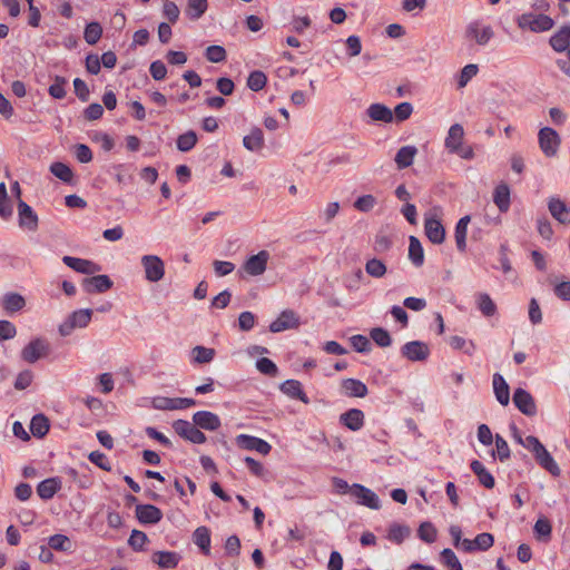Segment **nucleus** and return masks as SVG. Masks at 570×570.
Here are the masks:
<instances>
[{
    "instance_id": "1",
    "label": "nucleus",
    "mask_w": 570,
    "mask_h": 570,
    "mask_svg": "<svg viewBox=\"0 0 570 570\" xmlns=\"http://www.w3.org/2000/svg\"><path fill=\"white\" fill-rule=\"evenodd\" d=\"M538 140L541 151L547 157H554L561 145L559 134L551 127H543L539 130Z\"/></svg>"
},
{
    "instance_id": "2",
    "label": "nucleus",
    "mask_w": 570,
    "mask_h": 570,
    "mask_svg": "<svg viewBox=\"0 0 570 570\" xmlns=\"http://www.w3.org/2000/svg\"><path fill=\"white\" fill-rule=\"evenodd\" d=\"M140 262L148 282L157 283L164 278L165 264L159 256L144 255Z\"/></svg>"
},
{
    "instance_id": "3",
    "label": "nucleus",
    "mask_w": 570,
    "mask_h": 570,
    "mask_svg": "<svg viewBox=\"0 0 570 570\" xmlns=\"http://www.w3.org/2000/svg\"><path fill=\"white\" fill-rule=\"evenodd\" d=\"M173 429L179 436L195 444H203L207 440L206 435L194 422L177 420L173 423Z\"/></svg>"
},
{
    "instance_id": "4",
    "label": "nucleus",
    "mask_w": 570,
    "mask_h": 570,
    "mask_svg": "<svg viewBox=\"0 0 570 570\" xmlns=\"http://www.w3.org/2000/svg\"><path fill=\"white\" fill-rule=\"evenodd\" d=\"M49 351V344L46 340L36 338L26 345L21 352V357L28 363H35L46 356Z\"/></svg>"
},
{
    "instance_id": "5",
    "label": "nucleus",
    "mask_w": 570,
    "mask_h": 570,
    "mask_svg": "<svg viewBox=\"0 0 570 570\" xmlns=\"http://www.w3.org/2000/svg\"><path fill=\"white\" fill-rule=\"evenodd\" d=\"M235 442L240 449L248 450V451H256L263 455H267L272 450V446L269 443H267L266 441H264L259 438L252 436L248 434L237 435L235 439Z\"/></svg>"
},
{
    "instance_id": "6",
    "label": "nucleus",
    "mask_w": 570,
    "mask_h": 570,
    "mask_svg": "<svg viewBox=\"0 0 570 570\" xmlns=\"http://www.w3.org/2000/svg\"><path fill=\"white\" fill-rule=\"evenodd\" d=\"M351 494L356 499L358 504L373 510H377L380 508L379 497L368 488L355 483L351 487Z\"/></svg>"
},
{
    "instance_id": "7",
    "label": "nucleus",
    "mask_w": 570,
    "mask_h": 570,
    "mask_svg": "<svg viewBox=\"0 0 570 570\" xmlns=\"http://www.w3.org/2000/svg\"><path fill=\"white\" fill-rule=\"evenodd\" d=\"M269 259V253L267 250H261L256 255L248 257L243 264V269L250 276L262 275L267 268V262Z\"/></svg>"
},
{
    "instance_id": "8",
    "label": "nucleus",
    "mask_w": 570,
    "mask_h": 570,
    "mask_svg": "<svg viewBox=\"0 0 570 570\" xmlns=\"http://www.w3.org/2000/svg\"><path fill=\"white\" fill-rule=\"evenodd\" d=\"M513 403L524 415L533 416L537 413L534 399L528 391L521 387L514 391Z\"/></svg>"
},
{
    "instance_id": "9",
    "label": "nucleus",
    "mask_w": 570,
    "mask_h": 570,
    "mask_svg": "<svg viewBox=\"0 0 570 570\" xmlns=\"http://www.w3.org/2000/svg\"><path fill=\"white\" fill-rule=\"evenodd\" d=\"M402 355L412 362L425 361L430 355V348L424 342L412 341L402 347Z\"/></svg>"
},
{
    "instance_id": "10",
    "label": "nucleus",
    "mask_w": 570,
    "mask_h": 570,
    "mask_svg": "<svg viewBox=\"0 0 570 570\" xmlns=\"http://www.w3.org/2000/svg\"><path fill=\"white\" fill-rule=\"evenodd\" d=\"M298 325L299 321L296 313L292 309H286L283 311L281 315L271 323L269 331L273 333H278L286 330L296 328Z\"/></svg>"
},
{
    "instance_id": "11",
    "label": "nucleus",
    "mask_w": 570,
    "mask_h": 570,
    "mask_svg": "<svg viewBox=\"0 0 570 570\" xmlns=\"http://www.w3.org/2000/svg\"><path fill=\"white\" fill-rule=\"evenodd\" d=\"M19 226L35 232L38 228V216L33 209L22 199L18 202Z\"/></svg>"
},
{
    "instance_id": "12",
    "label": "nucleus",
    "mask_w": 570,
    "mask_h": 570,
    "mask_svg": "<svg viewBox=\"0 0 570 570\" xmlns=\"http://www.w3.org/2000/svg\"><path fill=\"white\" fill-rule=\"evenodd\" d=\"M62 262L73 271L86 275H94L101 269L98 264L83 258L63 256Z\"/></svg>"
},
{
    "instance_id": "13",
    "label": "nucleus",
    "mask_w": 570,
    "mask_h": 570,
    "mask_svg": "<svg viewBox=\"0 0 570 570\" xmlns=\"http://www.w3.org/2000/svg\"><path fill=\"white\" fill-rule=\"evenodd\" d=\"M548 209L551 216L560 224H570V207L559 197L549 198Z\"/></svg>"
},
{
    "instance_id": "14",
    "label": "nucleus",
    "mask_w": 570,
    "mask_h": 570,
    "mask_svg": "<svg viewBox=\"0 0 570 570\" xmlns=\"http://www.w3.org/2000/svg\"><path fill=\"white\" fill-rule=\"evenodd\" d=\"M136 517L141 523L155 524L161 520L163 512L153 504H138L136 507Z\"/></svg>"
},
{
    "instance_id": "15",
    "label": "nucleus",
    "mask_w": 570,
    "mask_h": 570,
    "mask_svg": "<svg viewBox=\"0 0 570 570\" xmlns=\"http://www.w3.org/2000/svg\"><path fill=\"white\" fill-rule=\"evenodd\" d=\"M82 286L87 293H105L111 288L112 282L107 275H95L85 278Z\"/></svg>"
},
{
    "instance_id": "16",
    "label": "nucleus",
    "mask_w": 570,
    "mask_h": 570,
    "mask_svg": "<svg viewBox=\"0 0 570 570\" xmlns=\"http://www.w3.org/2000/svg\"><path fill=\"white\" fill-rule=\"evenodd\" d=\"M194 423L207 431H216L220 426V419L217 414L209 411H198L193 415Z\"/></svg>"
},
{
    "instance_id": "17",
    "label": "nucleus",
    "mask_w": 570,
    "mask_h": 570,
    "mask_svg": "<svg viewBox=\"0 0 570 570\" xmlns=\"http://www.w3.org/2000/svg\"><path fill=\"white\" fill-rule=\"evenodd\" d=\"M521 24L529 27L531 31L542 32L553 27V20L546 14L524 16Z\"/></svg>"
},
{
    "instance_id": "18",
    "label": "nucleus",
    "mask_w": 570,
    "mask_h": 570,
    "mask_svg": "<svg viewBox=\"0 0 570 570\" xmlns=\"http://www.w3.org/2000/svg\"><path fill=\"white\" fill-rule=\"evenodd\" d=\"M465 37L474 39L478 45L484 46L493 37V30L491 27L480 28L479 23L473 22L466 27Z\"/></svg>"
},
{
    "instance_id": "19",
    "label": "nucleus",
    "mask_w": 570,
    "mask_h": 570,
    "mask_svg": "<svg viewBox=\"0 0 570 570\" xmlns=\"http://www.w3.org/2000/svg\"><path fill=\"white\" fill-rule=\"evenodd\" d=\"M425 235L433 244H442L445 239V229L441 222L435 218L425 219Z\"/></svg>"
},
{
    "instance_id": "20",
    "label": "nucleus",
    "mask_w": 570,
    "mask_h": 570,
    "mask_svg": "<svg viewBox=\"0 0 570 570\" xmlns=\"http://www.w3.org/2000/svg\"><path fill=\"white\" fill-rule=\"evenodd\" d=\"M341 389L344 395L348 397H364L367 395V386L355 379H345L341 383Z\"/></svg>"
},
{
    "instance_id": "21",
    "label": "nucleus",
    "mask_w": 570,
    "mask_h": 570,
    "mask_svg": "<svg viewBox=\"0 0 570 570\" xmlns=\"http://www.w3.org/2000/svg\"><path fill=\"white\" fill-rule=\"evenodd\" d=\"M464 137V129L460 124L450 127L445 138V147L450 153H459Z\"/></svg>"
},
{
    "instance_id": "22",
    "label": "nucleus",
    "mask_w": 570,
    "mask_h": 570,
    "mask_svg": "<svg viewBox=\"0 0 570 570\" xmlns=\"http://www.w3.org/2000/svg\"><path fill=\"white\" fill-rule=\"evenodd\" d=\"M340 421L351 431H358L364 425V414L358 409H351L341 414Z\"/></svg>"
},
{
    "instance_id": "23",
    "label": "nucleus",
    "mask_w": 570,
    "mask_h": 570,
    "mask_svg": "<svg viewBox=\"0 0 570 570\" xmlns=\"http://www.w3.org/2000/svg\"><path fill=\"white\" fill-rule=\"evenodd\" d=\"M550 45L553 50L562 52L569 51L570 48V26H562L557 32L550 38Z\"/></svg>"
},
{
    "instance_id": "24",
    "label": "nucleus",
    "mask_w": 570,
    "mask_h": 570,
    "mask_svg": "<svg viewBox=\"0 0 570 570\" xmlns=\"http://www.w3.org/2000/svg\"><path fill=\"white\" fill-rule=\"evenodd\" d=\"M281 391L291 399L301 400L303 403L308 404L309 399L302 389L301 382L296 380H287L279 386Z\"/></svg>"
},
{
    "instance_id": "25",
    "label": "nucleus",
    "mask_w": 570,
    "mask_h": 570,
    "mask_svg": "<svg viewBox=\"0 0 570 570\" xmlns=\"http://www.w3.org/2000/svg\"><path fill=\"white\" fill-rule=\"evenodd\" d=\"M151 560L163 569H174L179 563L180 556L174 551H157Z\"/></svg>"
},
{
    "instance_id": "26",
    "label": "nucleus",
    "mask_w": 570,
    "mask_h": 570,
    "mask_svg": "<svg viewBox=\"0 0 570 570\" xmlns=\"http://www.w3.org/2000/svg\"><path fill=\"white\" fill-rule=\"evenodd\" d=\"M493 390L498 402L501 405H508L510 401L509 385L503 379V376L499 373H495L493 375Z\"/></svg>"
},
{
    "instance_id": "27",
    "label": "nucleus",
    "mask_w": 570,
    "mask_h": 570,
    "mask_svg": "<svg viewBox=\"0 0 570 570\" xmlns=\"http://www.w3.org/2000/svg\"><path fill=\"white\" fill-rule=\"evenodd\" d=\"M493 202L501 213H507L510 208V188L507 184H499L493 194Z\"/></svg>"
},
{
    "instance_id": "28",
    "label": "nucleus",
    "mask_w": 570,
    "mask_h": 570,
    "mask_svg": "<svg viewBox=\"0 0 570 570\" xmlns=\"http://www.w3.org/2000/svg\"><path fill=\"white\" fill-rule=\"evenodd\" d=\"M366 114L374 121L391 122L393 120L392 110L382 104H372L366 109Z\"/></svg>"
},
{
    "instance_id": "29",
    "label": "nucleus",
    "mask_w": 570,
    "mask_h": 570,
    "mask_svg": "<svg viewBox=\"0 0 570 570\" xmlns=\"http://www.w3.org/2000/svg\"><path fill=\"white\" fill-rule=\"evenodd\" d=\"M417 154V149L414 146H404L399 149L395 155V164L399 169H404L413 164V160Z\"/></svg>"
},
{
    "instance_id": "30",
    "label": "nucleus",
    "mask_w": 570,
    "mask_h": 570,
    "mask_svg": "<svg viewBox=\"0 0 570 570\" xmlns=\"http://www.w3.org/2000/svg\"><path fill=\"white\" fill-rule=\"evenodd\" d=\"M61 482L57 478H50L41 481L37 487L38 495L43 500L51 499L60 489Z\"/></svg>"
},
{
    "instance_id": "31",
    "label": "nucleus",
    "mask_w": 570,
    "mask_h": 570,
    "mask_svg": "<svg viewBox=\"0 0 570 570\" xmlns=\"http://www.w3.org/2000/svg\"><path fill=\"white\" fill-rule=\"evenodd\" d=\"M193 541L204 554L208 556L210 553V532L208 528L198 527L193 533Z\"/></svg>"
},
{
    "instance_id": "32",
    "label": "nucleus",
    "mask_w": 570,
    "mask_h": 570,
    "mask_svg": "<svg viewBox=\"0 0 570 570\" xmlns=\"http://www.w3.org/2000/svg\"><path fill=\"white\" fill-rule=\"evenodd\" d=\"M244 147L249 151L261 150L264 146V134L259 128H253L248 135L243 138Z\"/></svg>"
},
{
    "instance_id": "33",
    "label": "nucleus",
    "mask_w": 570,
    "mask_h": 570,
    "mask_svg": "<svg viewBox=\"0 0 570 570\" xmlns=\"http://www.w3.org/2000/svg\"><path fill=\"white\" fill-rule=\"evenodd\" d=\"M470 220L471 217L469 215L463 216L462 218H460L455 226L454 237L456 247L460 252H464L466 247V233Z\"/></svg>"
},
{
    "instance_id": "34",
    "label": "nucleus",
    "mask_w": 570,
    "mask_h": 570,
    "mask_svg": "<svg viewBox=\"0 0 570 570\" xmlns=\"http://www.w3.org/2000/svg\"><path fill=\"white\" fill-rule=\"evenodd\" d=\"M471 470L475 473L478 476L479 482L485 487L487 489H492L494 487V478L492 474L484 468V465L478 461L474 460L471 462Z\"/></svg>"
},
{
    "instance_id": "35",
    "label": "nucleus",
    "mask_w": 570,
    "mask_h": 570,
    "mask_svg": "<svg viewBox=\"0 0 570 570\" xmlns=\"http://www.w3.org/2000/svg\"><path fill=\"white\" fill-rule=\"evenodd\" d=\"M207 7V0H188L185 13L189 19L198 20L206 12Z\"/></svg>"
},
{
    "instance_id": "36",
    "label": "nucleus",
    "mask_w": 570,
    "mask_h": 570,
    "mask_svg": "<svg viewBox=\"0 0 570 570\" xmlns=\"http://www.w3.org/2000/svg\"><path fill=\"white\" fill-rule=\"evenodd\" d=\"M409 258L417 267L424 262L423 247L415 236H410Z\"/></svg>"
},
{
    "instance_id": "37",
    "label": "nucleus",
    "mask_w": 570,
    "mask_h": 570,
    "mask_svg": "<svg viewBox=\"0 0 570 570\" xmlns=\"http://www.w3.org/2000/svg\"><path fill=\"white\" fill-rule=\"evenodd\" d=\"M26 305L24 298L18 293H8L3 296L2 306L8 312H18Z\"/></svg>"
},
{
    "instance_id": "38",
    "label": "nucleus",
    "mask_w": 570,
    "mask_h": 570,
    "mask_svg": "<svg viewBox=\"0 0 570 570\" xmlns=\"http://www.w3.org/2000/svg\"><path fill=\"white\" fill-rule=\"evenodd\" d=\"M49 421L43 414H37L30 423V431L36 438H43L49 431Z\"/></svg>"
},
{
    "instance_id": "39",
    "label": "nucleus",
    "mask_w": 570,
    "mask_h": 570,
    "mask_svg": "<svg viewBox=\"0 0 570 570\" xmlns=\"http://www.w3.org/2000/svg\"><path fill=\"white\" fill-rule=\"evenodd\" d=\"M411 533L406 525L394 523L390 527L387 539L396 544H401Z\"/></svg>"
},
{
    "instance_id": "40",
    "label": "nucleus",
    "mask_w": 570,
    "mask_h": 570,
    "mask_svg": "<svg viewBox=\"0 0 570 570\" xmlns=\"http://www.w3.org/2000/svg\"><path fill=\"white\" fill-rule=\"evenodd\" d=\"M101 36L102 27L99 22L92 21L86 26L83 31V39L88 45H96L100 40Z\"/></svg>"
},
{
    "instance_id": "41",
    "label": "nucleus",
    "mask_w": 570,
    "mask_h": 570,
    "mask_svg": "<svg viewBox=\"0 0 570 570\" xmlns=\"http://www.w3.org/2000/svg\"><path fill=\"white\" fill-rule=\"evenodd\" d=\"M50 171L53 176L61 179L65 183H71L73 179V173L71 168L60 161L52 163L50 165Z\"/></svg>"
},
{
    "instance_id": "42",
    "label": "nucleus",
    "mask_w": 570,
    "mask_h": 570,
    "mask_svg": "<svg viewBox=\"0 0 570 570\" xmlns=\"http://www.w3.org/2000/svg\"><path fill=\"white\" fill-rule=\"evenodd\" d=\"M365 272L374 278H382L386 274L387 268L381 259L371 258L365 264Z\"/></svg>"
},
{
    "instance_id": "43",
    "label": "nucleus",
    "mask_w": 570,
    "mask_h": 570,
    "mask_svg": "<svg viewBox=\"0 0 570 570\" xmlns=\"http://www.w3.org/2000/svg\"><path fill=\"white\" fill-rule=\"evenodd\" d=\"M91 316H92V309L83 308V309L75 311L69 316V318L76 328H82V327H86L90 323Z\"/></svg>"
},
{
    "instance_id": "44",
    "label": "nucleus",
    "mask_w": 570,
    "mask_h": 570,
    "mask_svg": "<svg viewBox=\"0 0 570 570\" xmlns=\"http://www.w3.org/2000/svg\"><path fill=\"white\" fill-rule=\"evenodd\" d=\"M534 534L538 540L548 541L551 537L552 527L548 519H538L533 527Z\"/></svg>"
},
{
    "instance_id": "45",
    "label": "nucleus",
    "mask_w": 570,
    "mask_h": 570,
    "mask_svg": "<svg viewBox=\"0 0 570 570\" xmlns=\"http://www.w3.org/2000/svg\"><path fill=\"white\" fill-rule=\"evenodd\" d=\"M50 549L57 551H70L72 548L71 540L65 534H53L48 539Z\"/></svg>"
},
{
    "instance_id": "46",
    "label": "nucleus",
    "mask_w": 570,
    "mask_h": 570,
    "mask_svg": "<svg viewBox=\"0 0 570 570\" xmlns=\"http://www.w3.org/2000/svg\"><path fill=\"white\" fill-rule=\"evenodd\" d=\"M538 464H540L544 470L551 473L553 476L560 475V468L551 456V454L544 450L543 454H541L537 459Z\"/></svg>"
},
{
    "instance_id": "47",
    "label": "nucleus",
    "mask_w": 570,
    "mask_h": 570,
    "mask_svg": "<svg viewBox=\"0 0 570 570\" xmlns=\"http://www.w3.org/2000/svg\"><path fill=\"white\" fill-rule=\"evenodd\" d=\"M197 142V135L194 130H188L181 134L177 138V148L180 151H189Z\"/></svg>"
},
{
    "instance_id": "48",
    "label": "nucleus",
    "mask_w": 570,
    "mask_h": 570,
    "mask_svg": "<svg viewBox=\"0 0 570 570\" xmlns=\"http://www.w3.org/2000/svg\"><path fill=\"white\" fill-rule=\"evenodd\" d=\"M451 347L454 350H462L468 355H473L475 351V344L472 341H466L462 336H451L449 340Z\"/></svg>"
},
{
    "instance_id": "49",
    "label": "nucleus",
    "mask_w": 570,
    "mask_h": 570,
    "mask_svg": "<svg viewBox=\"0 0 570 570\" xmlns=\"http://www.w3.org/2000/svg\"><path fill=\"white\" fill-rule=\"evenodd\" d=\"M478 307L481 311V313L484 316H488V317L489 316H493L495 314V312H497V305L491 299V297L488 294H485V293L479 294V296H478Z\"/></svg>"
},
{
    "instance_id": "50",
    "label": "nucleus",
    "mask_w": 570,
    "mask_h": 570,
    "mask_svg": "<svg viewBox=\"0 0 570 570\" xmlns=\"http://www.w3.org/2000/svg\"><path fill=\"white\" fill-rule=\"evenodd\" d=\"M370 336L380 347H387L392 344L390 333L383 327L372 328Z\"/></svg>"
},
{
    "instance_id": "51",
    "label": "nucleus",
    "mask_w": 570,
    "mask_h": 570,
    "mask_svg": "<svg viewBox=\"0 0 570 570\" xmlns=\"http://www.w3.org/2000/svg\"><path fill=\"white\" fill-rule=\"evenodd\" d=\"M267 78L263 71H253L247 78V86L253 91L262 90L266 85Z\"/></svg>"
},
{
    "instance_id": "52",
    "label": "nucleus",
    "mask_w": 570,
    "mask_h": 570,
    "mask_svg": "<svg viewBox=\"0 0 570 570\" xmlns=\"http://www.w3.org/2000/svg\"><path fill=\"white\" fill-rule=\"evenodd\" d=\"M205 56L208 61L218 63L226 59V50L222 46L213 45L207 47Z\"/></svg>"
},
{
    "instance_id": "53",
    "label": "nucleus",
    "mask_w": 570,
    "mask_h": 570,
    "mask_svg": "<svg viewBox=\"0 0 570 570\" xmlns=\"http://www.w3.org/2000/svg\"><path fill=\"white\" fill-rule=\"evenodd\" d=\"M417 534L424 542L432 543L436 540L438 532L431 522H423L419 528Z\"/></svg>"
},
{
    "instance_id": "54",
    "label": "nucleus",
    "mask_w": 570,
    "mask_h": 570,
    "mask_svg": "<svg viewBox=\"0 0 570 570\" xmlns=\"http://www.w3.org/2000/svg\"><path fill=\"white\" fill-rule=\"evenodd\" d=\"M441 559L443 563L451 570H463L461 562L451 549H443L441 552Z\"/></svg>"
},
{
    "instance_id": "55",
    "label": "nucleus",
    "mask_w": 570,
    "mask_h": 570,
    "mask_svg": "<svg viewBox=\"0 0 570 570\" xmlns=\"http://www.w3.org/2000/svg\"><path fill=\"white\" fill-rule=\"evenodd\" d=\"M495 446L497 450L492 452V455H498L501 462H504L510 458V448L507 441L499 434L495 435Z\"/></svg>"
},
{
    "instance_id": "56",
    "label": "nucleus",
    "mask_w": 570,
    "mask_h": 570,
    "mask_svg": "<svg viewBox=\"0 0 570 570\" xmlns=\"http://www.w3.org/2000/svg\"><path fill=\"white\" fill-rule=\"evenodd\" d=\"M193 355L194 361L197 363H209L215 356V351L204 346H196L193 348Z\"/></svg>"
},
{
    "instance_id": "57",
    "label": "nucleus",
    "mask_w": 570,
    "mask_h": 570,
    "mask_svg": "<svg viewBox=\"0 0 570 570\" xmlns=\"http://www.w3.org/2000/svg\"><path fill=\"white\" fill-rule=\"evenodd\" d=\"M375 205L376 198L370 194L358 197L354 203V207L363 213L372 210L375 207Z\"/></svg>"
},
{
    "instance_id": "58",
    "label": "nucleus",
    "mask_w": 570,
    "mask_h": 570,
    "mask_svg": "<svg viewBox=\"0 0 570 570\" xmlns=\"http://www.w3.org/2000/svg\"><path fill=\"white\" fill-rule=\"evenodd\" d=\"M494 543V538L491 533L483 532L475 537L473 540V547H475V550L487 551L490 549Z\"/></svg>"
},
{
    "instance_id": "59",
    "label": "nucleus",
    "mask_w": 570,
    "mask_h": 570,
    "mask_svg": "<svg viewBox=\"0 0 570 570\" xmlns=\"http://www.w3.org/2000/svg\"><path fill=\"white\" fill-rule=\"evenodd\" d=\"M257 370L268 376H276L278 370L273 361L267 357H262L256 362Z\"/></svg>"
},
{
    "instance_id": "60",
    "label": "nucleus",
    "mask_w": 570,
    "mask_h": 570,
    "mask_svg": "<svg viewBox=\"0 0 570 570\" xmlns=\"http://www.w3.org/2000/svg\"><path fill=\"white\" fill-rule=\"evenodd\" d=\"M478 66L474 63L466 65L460 73L459 77V88H463L466 86V83L478 73Z\"/></svg>"
},
{
    "instance_id": "61",
    "label": "nucleus",
    "mask_w": 570,
    "mask_h": 570,
    "mask_svg": "<svg viewBox=\"0 0 570 570\" xmlns=\"http://www.w3.org/2000/svg\"><path fill=\"white\" fill-rule=\"evenodd\" d=\"M148 541L146 533L139 530H132L128 543L134 550H142L144 546Z\"/></svg>"
},
{
    "instance_id": "62",
    "label": "nucleus",
    "mask_w": 570,
    "mask_h": 570,
    "mask_svg": "<svg viewBox=\"0 0 570 570\" xmlns=\"http://www.w3.org/2000/svg\"><path fill=\"white\" fill-rule=\"evenodd\" d=\"M66 79L56 77L55 82L49 87V94L56 99H62L66 96Z\"/></svg>"
},
{
    "instance_id": "63",
    "label": "nucleus",
    "mask_w": 570,
    "mask_h": 570,
    "mask_svg": "<svg viewBox=\"0 0 570 570\" xmlns=\"http://www.w3.org/2000/svg\"><path fill=\"white\" fill-rule=\"evenodd\" d=\"M149 71L155 80H163L167 75V68L160 60L153 61L149 67Z\"/></svg>"
},
{
    "instance_id": "64",
    "label": "nucleus",
    "mask_w": 570,
    "mask_h": 570,
    "mask_svg": "<svg viewBox=\"0 0 570 570\" xmlns=\"http://www.w3.org/2000/svg\"><path fill=\"white\" fill-rule=\"evenodd\" d=\"M255 325V315L252 312H243L238 316V326L242 331H250Z\"/></svg>"
}]
</instances>
